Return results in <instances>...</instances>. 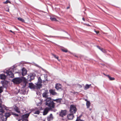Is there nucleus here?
<instances>
[{
  "label": "nucleus",
  "mask_w": 121,
  "mask_h": 121,
  "mask_svg": "<svg viewBox=\"0 0 121 121\" xmlns=\"http://www.w3.org/2000/svg\"><path fill=\"white\" fill-rule=\"evenodd\" d=\"M45 105L49 108H54L55 107V103L53 102L52 99L50 97L47 98L45 100Z\"/></svg>",
  "instance_id": "nucleus-1"
},
{
  "label": "nucleus",
  "mask_w": 121,
  "mask_h": 121,
  "mask_svg": "<svg viewBox=\"0 0 121 121\" xmlns=\"http://www.w3.org/2000/svg\"><path fill=\"white\" fill-rule=\"evenodd\" d=\"M42 81L40 78L39 77L38 78V81L36 83H35L36 89H40L42 88Z\"/></svg>",
  "instance_id": "nucleus-2"
},
{
  "label": "nucleus",
  "mask_w": 121,
  "mask_h": 121,
  "mask_svg": "<svg viewBox=\"0 0 121 121\" xmlns=\"http://www.w3.org/2000/svg\"><path fill=\"white\" fill-rule=\"evenodd\" d=\"M23 77L15 78L12 80V81L15 84H19L22 82Z\"/></svg>",
  "instance_id": "nucleus-3"
},
{
  "label": "nucleus",
  "mask_w": 121,
  "mask_h": 121,
  "mask_svg": "<svg viewBox=\"0 0 121 121\" xmlns=\"http://www.w3.org/2000/svg\"><path fill=\"white\" fill-rule=\"evenodd\" d=\"M11 70H8V76H14V73H19L18 72H14V70H15L14 65H13L11 67Z\"/></svg>",
  "instance_id": "nucleus-4"
},
{
  "label": "nucleus",
  "mask_w": 121,
  "mask_h": 121,
  "mask_svg": "<svg viewBox=\"0 0 121 121\" xmlns=\"http://www.w3.org/2000/svg\"><path fill=\"white\" fill-rule=\"evenodd\" d=\"M77 110L76 106L74 105H71L70 106L69 111L73 113H75Z\"/></svg>",
  "instance_id": "nucleus-5"
},
{
  "label": "nucleus",
  "mask_w": 121,
  "mask_h": 121,
  "mask_svg": "<svg viewBox=\"0 0 121 121\" xmlns=\"http://www.w3.org/2000/svg\"><path fill=\"white\" fill-rule=\"evenodd\" d=\"M21 83V85L22 86V88H24L26 87V84L28 83V81L25 78L23 77L22 81Z\"/></svg>",
  "instance_id": "nucleus-6"
},
{
  "label": "nucleus",
  "mask_w": 121,
  "mask_h": 121,
  "mask_svg": "<svg viewBox=\"0 0 121 121\" xmlns=\"http://www.w3.org/2000/svg\"><path fill=\"white\" fill-rule=\"evenodd\" d=\"M66 110H61L60 112L59 116L61 117H63L64 116H65L66 114Z\"/></svg>",
  "instance_id": "nucleus-7"
},
{
  "label": "nucleus",
  "mask_w": 121,
  "mask_h": 121,
  "mask_svg": "<svg viewBox=\"0 0 121 121\" xmlns=\"http://www.w3.org/2000/svg\"><path fill=\"white\" fill-rule=\"evenodd\" d=\"M7 114V113H6L4 115H3L2 117H1V119L3 121H6L7 120L8 118Z\"/></svg>",
  "instance_id": "nucleus-8"
},
{
  "label": "nucleus",
  "mask_w": 121,
  "mask_h": 121,
  "mask_svg": "<svg viewBox=\"0 0 121 121\" xmlns=\"http://www.w3.org/2000/svg\"><path fill=\"white\" fill-rule=\"evenodd\" d=\"M74 117L73 113H72L69 114L67 115V118L69 120H72Z\"/></svg>",
  "instance_id": "nucleus-9"
},
{
  "label": "nucleus",
  "mask_w": 121,
  "mask_h": 121,
  "mask_svg": "<svg viewBox=\"0 0 121 121\" xmlns=\"http://www.w3.org/2000/svg\"><path fill=\"white\" fill-rule=\"evenodd\" d=\"M22 71V76H25L26 75L27 71L25 68H23Z\"/></svg>",
  "instance_id": "nucleus-10"
},
{
  "label": "nucleus",
  "mask_w": 121,
  "mask_h": 121,
  "mask_svg": "<svg viewBox=\"0 0 121 121\" xmlns=\"http://www.w3.org/2000/svg\"><path fill=\"white\" fill-rule=\"evenodd\" d=\"M50 110V108L48 107L45 108L43 112V115H46L48 113V111Z\"/></svg>",
  "instance_id": "nucleus-11"
},
{
  "label": "nucleus",
  "mask_w": 121,
  "mask_h": 121,
  "mask_svg": "<svg viewBox=\"0 0 121 121\" xmlns=\"http://www.w3.org/2000/svg\"><path fill=\"white\" fill-rule=\"evenodd\" d=\"M29 87L31 89H35L36 88V85H34L32 83H29Z\"/></svg>",
  "instance_id": "nucleus-12"
},
{
  "label": "nucleus",
  "mask_w": 121,
  "mask_h": 121,
  "mask_svg": "<svg viewBox=\"0 0 121 121\" xmlns=\"http://www.w3.org/2000/svg\"><path fill=\"white\" fill-rule=\"evenodd\" d=\"M30 113H26L24 115H22L21 116V118L22 119H27L29 116Z\"/></svg>",
  "instance_id": "nucleus-13"
},
{
  "label": "nucleus",
  "mask_w": 121,
  "mask_h": 121,
  "mask_svg": "<svg viewBox=\"0 0 121 121\" xmlns=\"http://www.w3.org/2000/svg\"><path fill=\"white\" fill-rule=\"evenodd\" d=\"M49 93L53 95H57V93L55 91V90L51 89L49 90Z\"/></svg>",
  "instance_id": "nucleus-14"
},
{
  "label": "nucleus",
  "mask_w": 121,
  "mask_h": 121,
  "mask_svg": "<svg viewBox=\"0 0 121 121\" xmlns=\"http://www.w3.org/2000/svg\"><path fill=\"white\" fill-rule=\"evenodd\" d=\"M55 88L57 90H58L61 89V86L60 84L57 83L56 85Z\"/></svg>",
  "instance_id": "nucleus-15"
},
{
  "label": "nucleus",
  "mask_w": 121,
  "mask_h": 121,
  "mask_svg": "<svg viewBox=\"0 0 121 121\" xmlns=\"http://www.w3.org/2000/svg\"><path fill=\"white\" fill-rule=\"evenodd\" d=\"M48 93V90H46L45 92L42 94V96L43 97L47 98L48 97L47 94Z\"/></svg>",
  "instance_id": "nucleus-16"
},
{
  "label": "nucleus",
  "mask_w": 121,
  "mask_h": 121,
  "mask_svg": "<svg viewBox=\"0 0 121 121\" xmlns=\"http://www.w3.org/2000/svg\"><path fill=\"white\" fill-rule=\"evenodd\" d=\"M4 73L1 74L0 76H8V70L7 69H5L3 71Z\"/></svg>",
  "instance_id": "nucleus-17"
},
{
  "label": "nucleus",
  "mask_w": 121,
  "mask_h": 121,
  "mask_svg": "<svg viewBox=\"0 0 121 121\" xmlns=\"http://www.w3.org/2000/svg\"><path fill=\"white\" fill-rule=\"evenodd\" d=\"M53 119L52 115L51 114L50 115L48 116L47 118V120L48 121H51Z\"/></svg>",
  "instance_id": "nucleus-18"
},
{
  "label": "nucleus",
  "mask_w": 121,
  "mask_h": 121,
  "mask_svg": "<svg viewBox=\"0 0 121 121\" xmlns=\"http://www.w3.org/2000/svg\"><path fill=\"white\" fill-rule=\"evenodd\" d=\"M14 110L16 111V112L18 113H20V111L19 110V109L16 106H15V107L14 108Z\"/></svg>",
  "instance_id": "nucleus-19"
},
{
  "label": "nucleus",
  "mask_w": 121,
  "mask_h": 121,
  "mask_svg": "<svg viewBox=\"0 0 121 121\" xmlns=\"http://www.w3.org/2000/svg\"><path fill=\"white\" fill-rule=\"evenodd\" d=\"M87 108H88L90 105V103L89 101H87L86 103Z\"/></svg>",
  "instance_id": "nucleus-20"
},
{
  "label": "nucleus",
  "mask_w": 121,
  "mask_h": 121,
  "mask_svg": "<svg viewBox=\"0 0 121 121\" xmlns=\"http://www.w3.org/2000/svg\"><path fill=\"white\" fill-rule=\"evenodd\" d=\"M61 50L63 52H68L67 50V49H66L64 48H61Z\"/></svg>",
  "instance_id": "nucleus-21"
},
{
  "label": "nucleus",
  "mask_w": 121,
  "mask_h": 121,
  "mask_svg": "<svg viewBox=\"0 0 121 121\" xmlns=\"http://www.w3.org/2000/svg\"><path fill=\"white\" fill-rule=\"evenodd\" d=\"M91 85L90 84L89 85L86 84V85L85 86V87L84 89L85 90H86L88 88H89L90 87V86H91Z\"/></svg>",
  "instance_id": "nucleus-22"
},
{
  "label": "nucleus",
  "mask_w": 121,
  "mask_h": 121,
  "mask_svg": "<svg viewBox=\"0 0 121 121\" xmlns=\"http://www.w3.org/2000/svg\"><path fill=\"white\" fill-rule=\"evenodd\" d=\"M4 112V110L2 109H0V115H2L3 113Z\"/></svg>",
  "instance_id": "nucleus-23"
},
{
  "label": "nucleus",
  "mask_w": 121,
  "mask_h": 121,
  "mask_svg": "<svg viewBox=\"0 0 121 121\" xmlns=\"http://www.w3.org/2000/svg\"><path fill=\"white\" fill-rule=\"evenodd\" d=\"M20 93L23 94H25L26 93L25 91L23 90H22L20 91Z\"/></svg>",
  "instance_id": "nucleus-24"
},
{
  "label": "nucleus",
  "mask_w": 121,
  "mask_h": 121,
  "mask_svg": "<svg viewBox=\"0 0 121 121\" xmlns=\"http://www.w3.org/2000/svg\"><path fill=\"white\" fill-rule=\"evenodd\" d=\"M7 83H8V81H6V83L5 84V83H4L3 84V86L4 87L6 88L7 86Z\"/></svg>",
  "instance_id": "nucleus-25"
},
{
  "label": "nucleus",
  "mask_w": 121,
  "mask_h": 121,
  "mask_svg": "<svg viewBox=\"0 0 121 121\" xmlns=\"http://www.w3.org/2000/svg\"><path fill=\"white\" fill-rule=\"evenodd\" d=\"M52 56L56 58L59 61H60V60H59L58 59V56H56L55 54H52Z\"/></svg>",
  "instance_id": "nucleus-26"
},
{
  "label": "nucleus",
  "mask_w": 121,
  "mask_h": 121,
  "mask_svg": "<svg viewBox=\"0 0 121 121\" xmlns=\"http://www.w3.org/2000/svg\"><path fill=\"white\" fill-rule=\"evenodd\" d=\"M108 78L110 80H115V78H114L111 77V76H107Z\"/></svg>",
  "instance_id": "nucleus-27"
},
{
  "label": "nucleus",
  "mask_w": 121,
  "mask_h": 121,
  "mask_svg": "<svg viewBox=\"0 0 121 121\" xmlns=\"http://www.w3.org/2000/svg\"><path fill=\"white\" fill-rule=\"evenodd\" d=\"M6 76H0V78L4 80V82L5 79L6 78Z\"/></svg>",
  "instance_id": "nucleus-28"
},
{
  "label": "nucleus",
  "mask_w": 121,
  "mask_h": 121,
  "mask_svg": "<svg viewBox=\"0 0 121 121\" xmlns=\"http://www.w3.org/2000/svg\"><path fill=\"white\" fill-rule=\"evenodd\" d=\"M11 114L13 115H14V116H16V117H18L19 115L16 113H14L13 112H11Z\"/></svg>",
  "instance_id": "nucleus-29"
},
{
  "label": "nucleus",
  "mask_w": 121,
  "mask_h": 121,
  "mask_svg": "<svg viewBox=\"0 0 121 121\" xmlns=\"http://www.w3.org/2000/svg\"><path fill=\"white\" fill-rule=\"evenodd\" d=\"M62 100V99L61 98L58 99L56 102L57 103H60Z\"/></svg>",
  "instance_id": "nucleus-30"
},
{
  "label": "nucleus",
  "mask_w": 121,
  "mask_h": 121,
  "mask_svg": "<svg viewBox=\"0 0 121 121\" xmlns=\"http://www.w3.org/2000/svg\"><path fill=\"white\" fill-rule=\"evenodd\" d=\"M50 19L52 21H57V20L56 19V18L54 17H50Z\"/></svg>",
  "instance_id": "nucleus-31"
},
{
  "label": "nucleus",
  "mask_w": 121,
  "mask_h": 121,
  "mask_svg": "<svg viewBox=\"0 0 121 121\" xmlns=\"http://www.w3.org/2000/svg\"><path fill=\"white\" fill-rule=\"evenodd\" d=\"M30 76V82L31 81L33 80L34 78V76Z\"/></svg>",
  "instance_id": "nucleus-32"
},
{
  "label": "nucleus",
  "mask_w": 121,
  "mask_h": 121,
  "mask_svg": "<svg viewBox=\"0 0 121 121\" xmlns=\"http://www.w3.org/2000/svg\"><path fill=\"white\" fill-rule=\"evenodd\" d=\"M100 50L104 53H106V50L104 49L103 48H102Z\"/></svg>",
  "instance_id": "nucleus-33"
},
{
  "label": "nucleus",
  "mask_w": 121,
  "mask_h": 121,
  "mask_svg": "<svg viewBox=\"0 0 121 121\" xmlns=\"http://www.w3.org/2000/svg\"><path fill=\"white\" fill-rule=\"evenodd\" d=\"M40 111L39 110H37L35 111L34 113L35 114H39L40 113Z\"/></svg>",
  "instance_id": "nucleus-34"
},
{
  "label": "nucleus",
  "mask_w": 121,
  "mask_h": 121,
  "mask_svg": "<svg viewBox=\"0 0 121 121\" xmlns=\"http://www.w3.org/2000/svg\"><path fill=\"white\" fill-rule=\"evenodd\" d=\"M18 19L19 21H21L22 22H23L24 21V20L21 17H19L18 18Z\"/></svg>",
  "instance_id": "nucleus-35"
},
{
  "label": "nucleus",
  "mask_w": 121,
  "mask_h": 121,
  "mask_svg": "<svg viewBox=\"0 0 121 121\" xmlns=\"http://www.w3.org/2000/svg\"><path fill=\"white\" fill-rule=\"evenodd\" d=\"M21 119L22 120L21 121H28L27 119Z\"/></svg>",
  "instance_id": "nucleus-36"
},
{
  "label": "nucleus",
  "mask_w": 121,
  "mask_h": 121,
  "mask_svg": "<svg viewBox=\"0 0 121 121\" xmlns=\"http://www.w3.org/2000/svg\"><path fill=\"white\" fill-rule=\"evenodd\" d=\"M80 118V117H77V119L75 121H79V120Z\"/></svg>",
  "instance_id": "nucleus-37"
},
{
  "label": "nucleus",
  "mask_w": 121,
  "mask_h": 121,
  "mask_svg": "<svg viewBox=\"0 0 121 121\" xmlns=\"http://www.w3.org/2000/svg\"><path fill=\"white\" fill-rule=\"evenodd\" d=\"M94 31L96 33V34H98L99 33V32L98 31H97L95 30H94Z\"/></svg>",
  "instance_id": "nucleus-38"
},
{
  "label": "nucleus",
  "mask_w": 121,
  "mask_h": 121,
  "mask_svg": "<svg viewBox=\"0 0 121 121\" xmlns=\"http://www.w3.org/2000/svg\"><path fill=\"white\" fill-rule=\"evenodd\" d=\"M44 36L45 37H53V36H48L47 35H45Z\"/></svg>",
  "instance_id": "nucleus-39"
},
{
  "label": "nucleus",
  "mask_w": 121,
  "mask_h": 121,
  "mask_svg": "<svg viewBox=\"0 0 121 121\" xmlns=\"http://www.w3.org/2000/svg\"><path fill=\"white\" fill-rule=\"evenodd\" d=\"M57 99H53L52 100L53 102V101H56V102H57Z\"/></svg>",
  "instance_id": "nucleus-40"
},
{
  "label": "nucleus",
  "mask_w": 121,
  "mask_h": 121,
  "mask_svg": "<svg viewBox=\"0 0 121 121\" xmlns=\"http://www.w3.org/2000/svg\"><path fill=\"white\" fill-rule=\"evenodd\" d=\"M2 103V101H1V100L0 99V107H1Z\"/></svg>",
  "instance_id": "nucleus-41"
},
{
  "label": "nucleus",
  "mask_w": 121,
  "mask_h": 121,
  "mask_svg": "<svg viewBox=\"0 0 121 121\" xmlns=\"http://www.w3.org/2000/svg\"><path fill=\"white\" fill-rule=\"evenodd\" d=\"M97 47L99 48V49H100V50L102 48H101L99 46H97Z\"/></svg>",
  "instance_id": "nucleus-42"
},
{
  "label": "nucleus",
  "mask_w": 121,
  "mask_h": 121,
  "mask_svg": "<svg viewBox=\"0 0 121 121\" xmlns=\"http://www.w3.org/2000/svg\"><path fill=\"white\" fill-rule=\"evenodd\" d=\"M97 47L99 48V49H100V50L102 48H101L99 46H97Z\"/></svg>",
  "instance_id": "nucleus-43"
},
{
  "label": "nucleus",
  "mask_w": 121,
  "mask_h": 121,
  "mask_svg": "<svg viewBox=\"0 0 121 121\" xmlns=\"http://www.w3.org/2000/svg\"><path fill=\"white\" fill-rule=\"evenodd\" d=\"M31 76H36L35 74L34 73H32L31 74Z\"/></svg>",
  "instance_id": "nucleus-44"
},
{
  "label": "nucleus",
  "mask_w": 121,
  "mask_h": 121,
  "mask_svg": "<svg viewBox=\"0 0 121 121\" xmlns=\"http://www.w3.org/2000/svg\"><path fill=\"white\" fill-rule=\"evenodd\" d=\"M4 4H7L8 3V0H7L5 2H3Z\"/></svg>",
  "instance_id": "nucleus-45"
},
{
  "label": "nucleus",
  "mask_w": 121,
  "mask_h": 121,
  "mask_svg": "<svg viewBox=\"0 0 121 121\" xmlns=\"http://www.w3.org/2000/svg\"><path fill=\"white\" fill-rule=\"evenodd\" d=\"M71 92L72 93H73L74 94H78V93L77 92Z\"/></svg>",
  "instance_id": "nucleus-46"
},
{
  "label": "nucleus",
  "mask_w": 121,
  "mask_h": 121,
  "mask_svg": "<svg viewBox=\"0 0 121 121\" xmlns=\"http://www.w3.org/2000/svg\"><path fill=\"white\" fill-rule=\"evenodd\" d=\"M11 114L9 113L8 112V117H9L11 115Z\"/></svg>",
  "instance_id": "nucleus-47"
},
{
  "label": "nucleus",
  "mask_w": 121,
  "mask_h": 121,
  "mask_svg": "<svg viewBox=\"0 0 121 121\" xmlns=\"http://www.w3.org/2000/svg\"><path fill=\"white\" fill-rule=\"evenodd\" d=\"M2 91L1 89L0 88V93H1L2 92Z\"/></svg>",
  "instance_id": "nucleus-48"
},
{
  "label": "nucleus",
  "mask_w": 121,
  "mask_h": 121,
  "mask_svg": "<svg viewBox=\"0 0 121 121\" xmlns=\"http://www.w3.org/2000/svg\"><path fill=\"white\" fill-rule=\"evenodd\" d=\"M9 31H10V32H12L13 33V34L14 33V32H13L11 30H9Z\"/></svg>",
  "instance_id": "nucleus-49"
},
{
  "label": "nucleus",
  "mask_w": 121,
  "mask_h": 121,
  "mask_svg": "<svg viewBox=\"0 0 121 121\" xmlns=\"http://www.w3.org/2000/svg\"><path fill=\"white\" fill-rule=\"evenodd\" d=\"M82 20H83V21H85V19H84V17H83V18H82Z\"/></svg>",
  "instance_id": "nucleus-50"
},
{
  "label": "nucleus",
  "mask_w": 121,
  "mask_h": 121,
  "mask_svg": "<svg viewBox=\"0 0 121 121\" xmlns=\"http://www.w3.org/2000/svg\"><path fill=\"white\" fill-rule=\"evenodd\" d=\"M70 8V7L69 6H68V7L67 8V9H69Z\"/></svg>",
  "instance_id": "nucleus-51"
},
{
  "label": "nucleus",
  "mask_w": 121,
  "mask_h": 121,
  "mask_svg": "<svg viewBox=\"0 0 121 121\" xmlns=\"http://www.w3.org/2000/svg\"><path fill=\"white\" fill-rule=\"evenodd\" d=\"M79 121H84L83 120H81V119H79Z\"/></svg>",
  "instance_id": "nucleus-52"
},
{
  "label": "nucleus",
  "mask_w": 121,
  "mask_h": 121,
  "mask_svg": "<svg viewBox=\"0 0 121 121\" xmlns=\"http://www.w3.org/2000/svg\"><path fill=\"white\" fill-rule=\"evenodd\" d=\"M103 74L104 75H105V76H109L108 75H106L104 73H103Z\"/></svg>",
  "instance_id": "nucleus-53"
},
{
  "label": "nucleus",
  "mask_w": 121,
  "mask_h": 121,
  "mask_svg": "<svg viewBox=\"0 0 121 121\" xmlns=\"http://www.w3.org/2000/svg\"><path fill=\"white\" fill-rule=\"evenodd\" d=\"M8 3H11L10 2V1H9V0H8Z\"/></svg>",
  "instance_id": "nucleus-54"
},
{
  "label": "nucleus",
  "mask_w": 121,
  "mask_h": 121,
  "mask_svg": "<svg viewBox=\"0 0 121 121\" xmlns=\"http://www.w3.org/2000/svg\"><path fill=\"white\" fill-rule=\"evenodd\" d=\"M48 73H47V74H46V75H49V74H48Z\"/></svg>",
  "instance_id": "nucleus-55"
},
{
  "label": "nucleus",
  "mask_w": 121,
  "mask_h": 121,
  "mask_svg": "<svg viewBox=\"0 0 121 121\" xmlns=\"http://www.w3.org/2000/svg\"><path fill=\"white\" fill-rule=\"evenodd\" d=\"M21 119H19L18 121H21Z\"/></svg>",
  "instance_id": "nucleus-56"
},
{
  "label": "nucleus",
  "mask_w": 121,
  "mask_h": 121,
  "mask_svg": "<svg viewBox=\"0 0 121 121\" xmlns=\"http://www.w3.org/2000/svg\"><path fill=\"white\" fill-rule=\"evenodd\" d=\"M91 108H90V109H89V110H90V111H91Z\"/></svg>",
  "instance_id": "nucleus-57"
},
{
  "label": "nucleus",
  "mask_w": 121,
  "mask_h": 121,
  "mask_svg": "<svg viewBox=\"0 0 121 121\" xmlns=\"http://www.w3.org/2000/svg\"><path fill=\"white\" fill-rule=\"evenodd\" d=\"M85 101H86V102H87V101H88L86 99H85Z\"/></svg>",
  "instance_id": "nucleus-58"
},
{
  "label": "nucleus",
  "mask_w": 121,
  "mask_h": 121,
  "mask_svg": "<svg viewBox=\"0 0 121 121\" xmlns=\"http://www.w3.org/2000/svg\"><path fill=\"white\" fill-rule=\"evenodd\" d=\"M36 66H37V67H39V66L38 65H36Z\"/></svg>",
  "instance_id": "nucleus-59"
},
{
  "label": "nucleus",
  "mask_w": 121,
  "mask_h": 121,
  "mask_svg": "<svg viewBox=\"0 0 121 121\" xmlns=\"http://www.w3.org/2000/svg\"><path fill=\"white\" fill-rule=\"evenodd\" d=\"M8 12H9V9H8Z\"/></svg>",
  "instance_id": "nucleus-60"
},
{
  "label": "nucleus",
  "mask_w": 121,
  "mask_h": 121,
  "mask_svg": "<svg viewBox=\"0 0 121 121\" xmlns=\"http://www.w3.org/2000/svg\"><path fill=\"white\" fill-rule=\"evenodd\" d=\"M11 78H13V77H12V76H11Z\"/></svg>",
  "instance_id": "nucleus-61"
},
{
  "label": "nucleus",
  "mask_w": 121,
  "mask_h": 121,
  "mask_svg": "<svg viewBox=\"0 0 121 121\" xmlns=\"http://www.w3.org/2000/svg\"><path fill=\"white\" fill-rule=\"evenodd\" d=\"M46 81H48V80H47V79H46Z\"/></svg>",
  "instance_id": "nucleus-62"
}]
</instances>
